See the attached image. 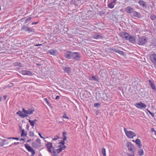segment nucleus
<instances>
[{
	"label": "nucleus",
	"instance_id": "38",
	"mask_svg": "<svg viewBox=\"0 0 156 156\" xmlns=\"http://www.w3.org/2000/svg\"><path fill=\"white\" fill-rule=\"evenodd\" d=\"M100 105H101V104L100 103H95L94 104V106L95 107H97L98 108V106H100Z\"/></svg>",
	"mask_w": 156,
	"mask_h": 156
},
{
	"label": "nucleus",
	"instance_id": "50",
	"mask_svg": "<svg viewBox=\"0 0 156 156\" xmlns=\"http://www.w3.org/2000/svg\"><path fill=\"white\" fill-rule=\"evenodd\" d=\"M117 0H113V1L112 2L115 4L117 2Z\"/></svg>",
	"mask_w": 156,
	"mask_h": 156
},
{
	"label": "nucleus",
	"instance_id": "63",
	"mask_svg": "<svg viewBox=\"0 0 156 156\" xmlns=\"http://www.w3.org/2000/svg\"><path fill=\"white\" fill-rule=\"evenodd\" d=\"M30 140H28L27 141V143H28V142H29Z\"/></svg>",
	"mask_w": 156,
	"mask_h": 156
},
{
	"label": "nucleus",
	"instance_id": "19",
	"mask_svg": "<svg viewBox=\"0 0 156 156\" xmlns=\"http://www.w3.org/2000/svg\"><path fill=\"white\" fill-rule=\"evenodd\" d=\"M63 70L65 72L67 73H69L71 72V69L69 67L65 66L63 68Z\"/></svg>",
	"mask_w": 156,
	"mask_h": 156
},
{
	"label": "nucleus",
	"instance_id": "40",
	"mask_svg": "<svg viewBox=\"0 0 156 156\" xmlns=\"http://www.w3.org/2000/svg\"><path fill=\"white\" fill-rule=\"evenodd\" d=\"M148 112L153 117H154V113L151 112L150 111L147 110Z\"/></svg>",
	"mask_w": 156,
	"mask_h": 156
},
{
	"label": "nucleus",
	"instance_id": "64",
	"mask_svg": "<svg viewBox=\"0 0 156 156\" xmlns=\"http://www.w3.org/2000/svg\"><path fill=\"white\" fill-rule=\"evenodd\" d=\"M62 122H60V121H59V122H58V123H61Z\"/></svg>",
	"mask_w": 156,
	"mask_h": 156
},
{
	"label": "nucleus",
	"instance_id": "42",
	"mask_svg": "<svg viewBox=\"0 0 156 156\" xmlns=\"http://www.w3.org/2000/svg\"><path fill=\"white\" fill-rule=\"evenodd\" d=\"M115 51L116 52L119 53L120 54H121L122 53H123L122 51L119 50H115Z\"/></svg>",
	"mask_w": 156,
	"mask_h": 156
},
{
	"label": "nucleus",
	"instance_id": "32",
	"mask_svg": "<svg viewBox=\"0 0 156 156\" xmlns=\"http://www.w3.org/2000/svg\"><path fill=\"white\" fill-rule=\"evenodd\" d=\"M156 16L154 14H152L150 16V19L152 20H154Z\"/></svg>",
	"mask_w": 156,
	"mask_h": 156
},
{
	"label": "nucleus",
	"instance_id": "54",
	"mask_svg": "<svg viewBox=\"0 0 156 156\" xmlns=\"http://www.w3.org/2000/svg\"><path fill=\"white\" fill-rule=\"evenodd\" d=\"M66 146L65 145H63V146L62 147H63V150L66 148Z\"/></svg>",
	"mask_w": 156,
	"mask_h": 156
},
{
	"label": "nucleus",
	"instance_id": "41",
	"mask_svg": "<svg viewBox=\"0 0 156 156\" xmlns=\"http://www.w3.org/2000/svg\"><path fill=\"white\" fill-rule=\"evenodd\" d=\"M59 138V137L57 136H55L54 138L52 139L53 140H56Z\"/></svg>",
	"mask_w": 156,
	"mask_h": 156
},
{
	"label": "nucleus",
	"instance_id": "44",
	"mask_svg": "<svg viewBox=\"0 0 156 156\" xmlns=\"http://www.w3.org/2000/svg\"><path fill=\"white\" fill-rule=\"evenodd\" d=\"M10 139H13L18 140L19 139V138L17 137H10Z\"/></svg>",
	"mask_w": 156,
	"mask_h": 156
},
{
	"label": "nucleus",
	"instance_id": "56",
	"mask_svg": "<svg viewBox=\"0 0 156 156\" xmlns=\"http://www.w3.org/2000/svg\"><path fill=\"white\" fill-rule=\"evenodd\" d=\"M21 140L24 141L25 140V138H22L21 139Z\"/></svg>",
	"mask_w": 156,
	"mask_h": 156
},
{
	"label": "nucleus",
	"instance_id": "9",
	"mask_svg": "<svg viewBox=\"0 0 156 156\" xmlns=\"http://www.w3.org/2000/svg\"><path fill=\"white\" fill-rule=\"evenodd\" d=\"M72 55L73 52L67 51L64 53V56L66 58L69 59H72Z\"/></svg>",
	"mask_w": 156,
	"mask_h": 156
},
{
	"label": "nucleus",
	"instance_id": "13",
	"mask_svg": "<svg viewBox=\"0 0 156 156\" xmlns=\"http://www.w3.org/2000/svg\"><path fill=\"white\" fill-rule=\"evenodd\" d=\"M138 3L140 5L142 6L144 8L146 9L147 8V5L146 4V2L142 0L139 1Z\"/></svg>",
	"mask_w": 156,
	"mask_h": 156
},
{
	"label": "nucleus",
	"instance_id": "34",
	"mask_svg": "<svg viewBox=\"0 0 156 156\" xmlns=\"http://www.w3.org/2000/svg\"><path fill=\"white\" fill-rule=\"evenodd\" d=\"M29 136H34V133L30 131L29 133Z\"/></svg>",
	"mask_w": 156,
	"mask_h": 156
},
{
	"label": "nucleus",
	"instance_id": "61",
	"mask_svg": "<svg viewBox=\"0 0 156 156\" xmlns=\"http://www.w3.org/2000/svg\"><path fill=\"white\" fill-rule=\"evenodd\" d=\"M41 65V64H37V66H40Z\"/></svg>",
	"mask_w": 156,
	"mask_h": 156
},
{
	"label": "nucleus",
	"instance_id": "6",
	"mask_svg": "<svg viewBox=\"0 0 156 156\" xmlns=\"http://www.w3.org/2000/svg\"><path fill=\"white\" fill-rule=\"evenodd\" d=\"M150 58L151 62L154 64L155 66H156V54H151Z\"/></svg>",
	"mask_w": 156,
	"mask_h": 156
},
{
	"label": "nucleus",
	"instance_id": "18",
	"mask_svg": "<svg viewBox=\"0 0 156 156\" xmlns=\"http://www.w3.org/2000/svg\"><path fill=\"white\" fill-rule=\"evenodd\" d=\"M128 40L130 42L132 43H134L135 42V37L133 36H132L129 35Z\"/></svg>",
	"mask_w": 156,
	"mask_h": 156
},
{
	"label": "nucleus",
	"instance_id": "43",
	"mask_svg": "<svg viewBox=\"0 0 156 156\" xmlns=\"http://www.w3.org/2000/svg\"><path fill=\"white\" fill-rule=\"evenodd\" d=\"M31 152V154L32 155H34L35 154V152L34 150L33 149Z\"/></svg>",
	"mask_w": 156,
	"mask_h": 156
},
{
	"label": "nucleus",
	"instance_id": "10",
	"mask_svg": "<svg viewBox=\"0 0 156 156\" xmlns=\"http://www.w3.org/2000/svg\"><path fill=\"white\" fill-rule=\"evenodd\" d=\"M135 105L137 108H145L146 107V105L141 102H140L136 104Z\"/></svg>",
	"mask_w": 156,
	"mask_h": 156
},
{
	"label": "nucleus",
	"instance_id": "49",
	"mask_svg": "<svg viewBox=\"0 0 156 156\" xmlns=\"http://www.w3.org/2000/svg\"><path fill=\"white\" fill-rule=\"evenodd\" d=\"M59 143L62 144V145H64V144H65V142L64 141H63L62 142H60Z\"/></svg>",
	"mask_w": 156,
	"mask_h": 156
},
{
	"label": "nucleus",
	"instance_id": "22",
	"mask_svg": "<svg viewBox=\"0 0 156 156\" xmlns=\"http://www.w3.org/2000/svg\"><path fill=\"white\" fill-rule=\"evenodd\" d=\"M133 16H134L137 17L138 18H140L141 17V14L140 13L136 12V11H134L133 12Z\"/></svg>",
	"mask_w": 156,
	"mask_h": 156
},
{
	"label": "nucleus",
	"instance_id": "17",
	"mask_svg": "<svg viewBox=\"0 0 156 156\" xmlns=\"http://www.w3.org/2000/svg\"><path fill=\"white\" fill-rule=\"evenodd\" d=\"M126 12L128 13H131L133 11V9L130 7L128 6L126 9Z\"/></svg>",
	"mask_w": 156,
	"mask_h": 156
},
{
	"label": "nucleus",
	"instance_id": "37",
	"mask_svg": "<svg viewBox=\"0 0 156 156\" xmlns=\"http://www.w3.org/2000/svg\"><path fill=\"white\" fill-rule=\"evenodd\" d=\"M92 79L93 80H95L97 81H98V79L97 77H96L95 76L92 77Z\"/></svg>",
	"mask_w": 156,
	"mask_h": 156
},
{
	"label": "nucleus",
	"instance_id": "1",
	"mask_svg": "<svg viewBox=\"0 0 156 156\" xmlns=\"http://www.w3.org/2000/svg\"><path fill=\"white\" fill-rule=\"evenodd\" d=\"M126 147L128 148V149L132 153L133 155L132 156H134V153L136 151V148L134 145L131 143L128 142L127 143Z\"/></svg>",
	"mask_w": 156,
	"mask_h": 156
},
{
	"label": "nucleus",
	"instance_id": "25",
	"mask_svg": "<svg viewBox=\"0 0 156 156\" xmlns=\"http://www.w3.org/2000/svg\"><path fill=\"white\" fill-rule=\"evenodd\" d=\"M5 139H0V146H3L5 144Z\"/></svg>",
	"mask_w": 156,
	"mask_h": 156
},
{
	"label": "nucleus",
	"instance_id": "52",
	"mask_svg": "<svg viewBox=\"0 0 156 156\" xmlns=\"http://www.w3.org/2000/svg\"><path fill=\"white\" fill-rule=\"evenodd\" d=\"M155 130L154 129H153V128H151V131L152 132H154V131L155 132Z\"/></svg>",
	"mask_w": 156,
	"mask_h": 156
},
{
	"label": "nucleus",
	"instance_id": "47",
	"mask_svg": "<svg viewBox=\"0 0 156 156\" xmlns=\"http://www.w3.org/2000/svg\"><path fill=\"white\" fill-rule=\"evenodd\" d=\"M60 99V97L59 96H57L55 98V99L58 100Z\"/></svg>",
	"mask_w": 156,
	"mask_h": 156
},
{
	"label": "nucleus",
	"instance_id": "4",
	"mask_svg": "<svg viewBox=\"0 0 156 156\" xmlns=\"http://www.w3.org/2000/svg\"><path fill=\"white\" fill-rule=\"evenodd\" d=\"M81 57V55L80 53L77 52H73L72 59L76 61H79L80 60Z\"/></svg>",
	"mask_w": 156,
	"mask_h": 156
},
{
	"label": "nucleus",
	"instance_id": "33",
	"mask_svg": "<svg viewBox=\"0 0 156 156\" xmlns=\"http://www.w3.org/2000/svg\"><path fill=\"white\" fill-rule=\"evenodd\" d=\"M27 135V133H24V129L22 130V132L21 134V136H26Z\"/></svg>",
	"mask_w": 156,
	"mask_h": 156
},
{
	"label": "nucleus",
	"instance_id": "45",
	"mask_svg": "<svg viewBox=\"0 0 156 156\" xmlns=\"http://www.w3.org/2000/svg\"><path fill=\"white\" fill-rule=\"evenodd\" d=\"M62 117L63 118H66L68 119H69V118L67 115L63 116Z\"/></svg>",
	"mask_w": 156,
	"mask_h": 156
},
{
	"label": "nucleus",
	"instance_id": "20",
	"mask_svg": "<svg viewBox=\"0 0 156 156\" xmlns=\"http://www.w3.org/2000/svg\"><path fill=\"white\" fill-rule=\"evenodd\" d=\"M135 143L137 144L138 147L141 148L142 145L140 140L139 139H136L135 140Z\"/></svg>",
	"mask_w": 156,
	"mask_h": 156
},
{
	"label": "nucleus",
	"instance_id": "14",
	"mask_svg": "<svg viewBox=\"0 0 156 156\" xmlns=\"http://www.w3.org/2000/svg\"><path fill=\"white\" fill-rule=\"evenodd\" d=\"M48 53L51 55L57 56L58 55V52L56 50L51 49L49 50Z\"/></svg>",
	"mask_w": 156,
	"mask_h": 156
},
{
	"label": "nucleus",
	"instance_id": "46",
	"mask_svg": "<svg viewBox=\"0 0 156 156\" xmlns=\"http://www.w3.org/2000/svg\"><path fill=\"white\" fill-rule=\"evenodd\" d=\"M63 141L66 140V139H67V137H66V136H63Z\"/></svg>",
	"mask_w": 156,
	"mask_h": 156
},
{
	"label": "nucleus",
	"instance_id": "29",
	"mask_svg": "<svg viewBox=\"0 0 156 156\" xmlns=\"http://www.w3.org/2000/svg\"><path fill=\"white\" fill-rule=\"evenodd\" d=\"M101 152L104 156H106L105 149L103 148L101 150Z\"/></svg>",
	"mask_w": 156,
	"mask_h": 156
},
{
	"label": "nucleus",
	"instance_id": "15",
	"mask_svg": "<svg viewBox=\"0 0 156 156\" xmlns=\"http://www.w3.org/2000/svg\"><path fill=\"white\" fill-rule=\"evenodd\" d=\"M148 82L150 86L156 92V87H155L154 82L150 80H148Z\"/></svg>",
	"mask_w": 156,
	"mask_h": 156
},
{
	"label": "nucleus",
	"instance_id": "28",
	"mask_svg": "<svg viewBox=\"0 0 156 156\" xmlns=\"http://www.w3.org/2000/svg\"><path fill=\"white\" fill-rule=\"evenodd\" d=\"M27 28L28 27H26V26H24L21 28V30H24L25 31H27Z\"/></svg>",
	"mask_w": 156,
	"mask_h": 156
},
{
	"label": "nucleus",
	"instance_id": "12",
	"mask_svg": "<svg viewBox=\"0 0 156 156\" xmlns=\"http://www.w3.org/2000/svg\"><path fill=\"white\" fill-rule=\"evenodd\" d=\"M20 73L24 75H28L30 76L32 74V72L30 71L29 70H22L21 71Z\"/></svg>",
	"mask_w": 156,
	"mask_h": 156
},
{
	"label": "nucleus",
	"instance_id": "35",
	"mask_svg": "<svg viewBox=\"0 0 156 156\" xmlns=\"http://www.w3.org/2000/svg\"><path fill=\"white\" fill-rule=\"evenodd\" d=\"M27 31H28L29 32H33L34 31L33 30V29L28 27L27 28Z\"/></svg>",
	"mask_w": 156,
	"mask_h": 156
},
{
	"label": "nucleus",
	"instance_id": "57",
	"mask_svg": "<svg viewBox=\"0 0 156 156\" xmlns=\"http://www.w3.org/2000/svg\"><path fill=\"white\" fill-rule=\"evenodd\" d=\"M13 86V84L12 83H10V87H11L12 86Z\"/></svg>",
	"mask_w": 156,
	"mask_h": 156
},
{
	"label": "nucleus",
	"instance_id": "23",
	"mask_svg": "<svg viewBox=\"0 0 156 156\" xmlns=\"http://www.w3.org/2000/svg\"><path fill=\"white\" fill-rule=\"evenodd\" d=\"M25 146L26 148L29 152L33 150L32 148L29 146V144H25Z\"/></svg>",
	"mask_w": 156,
	"mask_h": 156
},
{
	"label": "nucleus",
	"instance_id": "21",
	"mask_svg": "<svg viewBox=\"0 0 156 156\" xmlns=\"http://www.w3.org/2000/svg\"><path fill=\"white\" fill-rule=\"evenodd\" d=\"M102 37V34H96L94 36V38L95 39H98Z\"/></svg>",
	"mask_w": 156,
	"mask_h": 156
},
{
	"label": "nucleus",
	"instance_id": "55",
	"mask_svg": "<svg viewBox=\"0 0 156 156\" xmlns=\"http://www.w3.org/2000/svg\"><path fill=\"white\" fill-rule=\"evenodd\" d=\"M41 45L42 44H37L36 45H35V46H40V45Z\"/></svg>",
	"mask_w": 156,
	"mask_h": 156
},
{
	"label": "nucleus",
	"instance_id": "8",
	"mask_svg": "<svg viewBox=\"0 0 156 156\" xmlns=\"http://www.w3.org/2000/svg\"><path fill=\"white\" fill-rule=\"evenodd\" d=\"M129 34L125 32H122L120 34V36L123 39L126 40H128V38L129 37Z\"/></svg>",
	"mask_w": 156,
	"mask_h": 156
},
{
	"label": "nucleus",
	"instance_id": "60",
	"mask_svg": "<svg viewBox=\"0 0 156 156\" xmlns=\"http://www.w3.org/2000/svg\"><path fill=\"white\" fill-rule=\"evenodd\" d=\"M6 97H6V96H4V98L5 99H6Z\"/></svg>",
	"mask_w": 156,
	"mask_h": 156
},
{
	"label": "nucleus",
	"instance_id": "11",
	"mask_svg": "<svg viewBox=\"0 0 156 156\" xmlns=\"http://www.w3.org/2000/svg\"><path fill=\"white\" fill-rule=\"evenodd\" d=\"M22 111L26 114L30 115L32 114L34 111L33 109H28L27 110H26L24 108H23L22 109Z\"/></svg>",
	"mask_w": 156,
	"mask_h": 156
},
{
	"label": "nucleus",
	"instance_id": "30",
	"mask_svg": "<svg viewBox=\"0 0 156 156\" xmlns=\"http://www.w3.org/2000/svg\"><path fill=\"white\" fill-rule=\"evenodd\" d=\"M14 66H19V67H22V65L21 63H20L16 62H15L14 63Z\"/></svg>",
	"mask_w": 156,
	"mask_h": 156
},
{
	"label": "nucleus",
	"instance_id": "58",
	"mask_svg": "<svg viewBox=\"0 0 156 156\" xmlns=\"http://www.w3.org/2000/svg\"><path fill=\"white\" fill-rule=\"evenodd\" d=\"M37 22H36V23H33L32 24H37Z\"/></svg>",
	"mask_w": 156,
	"mask_h": 156
},
{
	"label": "nucleus",
	"instance_id": "62",
	"mask_svg": "<svg viewBox=\"0 0 156 156\" xmlns=\"http://www.w3.org/2000/svg\"><path fill=\"white\" fill-rule=\"evenodd\" d=\"M2 98L1 97H0V101H1L2 100Z\"/></svg>",
	"mask_w": 156,
	"mask_h": 156
},
{
	"label": "nucleus",
	"instance_id": "2",
	"mask_svg": "<svg viewBox=\"0 0 156 156\" xmlns=\"http://www.w3.org/2000/svg\"><path fill=\"white\" fill-rule=\"evenodd\" d=\"M124 129L128 137L130 138H133L134 136H136V134L134 132L130 131H128L126 128H124Z\"/></svg>",
	"mask_w": 156,
	"mask_h": 156
},
{
	"label": "nucleus",
	"instance_id": "59",
	"mask_svg": "<svg viewBox=\"0 0 156 156\" xmlns=\"http://www.w3.org/2000/svg\"><path fill=\"white\" fill-rule=\"evenodd\" d=\"M37 121V120L36 119H35L33 121L35 123Z\"/></svg>",
	"mask_w": 156,
	"mask_h": 156
},
{
	"label": "nucleus",
	"instance_id": "7",
	"mask_svg": "<svg viewBox=\"0 0 156 156\" xmlns=\"http://www.w3.org/2000/svg\"><path fill=\"white\" fill-rule=\"evenodd\" d=\"M41 140L40 139H37L32 144V146L34 147L37 148L41 145Z\"/></svg>",
	"mask_w": 156,
	"mask_h": 156
},
{
	"label": "nucleus",
	"instance_id": "3",
	"mask_svg": "<svg viewBox=\"0 0 156 156\" xmlns=\"http://www.w3.org/2000/svg\"><path fill=\"white\" fill-rule=\"evenodd\" d=\"M147 39L145 37L139 38L137 40V44L139 45H143L145 44L147 41Z\"/></svg>",
	"mask_w": 156,
	"mask_h": 156
},
{
	"label": "nucleus",
	"instance_id": "26",
	"mask_svg": "<svg viewBox=\"0 0 156 156\" xmlns=\"http://www.w3.org/2000/svg\"><path fill=\"white\" fill-rule=\"evenodd\" d=\"M138 153L139 155L140 156L143 155L144 154V151L142 149H140L138 151Z\"/></svg>",
	"mask_w": 156,
	"mask_h": 156
},
{
	"label": "nucleus",
	"instance_id": "53",
	"mask_svg": "<svg viewBox=\"0 0 156 156\" xmlns=\"http://www.w3.org/2000/svg\"><path fill=\"white\" fill-rule=\"evenodd\" d=\"M19 143H20L19 142H15L14 143V144H16V145H18L19 144Z\"/></svg>",
	"mask_w": 156,
	"mask_h": 156
},
{
	"label": "nucleus",
	"instance_id": "36",
	"mask_svg": "<svg viewBox=\"0 0 156 156\" xmlns=\"http://www.w3.org/2000/svg\"><path fill=\"white\" fill-rule=\"evenodd\" d=\"M44 101H45L46 102V103H47V105H48L49 106H50V103L48 101V100H47V99L46 98H44Z\"/></svg>",
	"mask_w": 156,
	"mask_h": 156
},
{
	"label": "nucleus",
	"instance_id": "31",
	"mask_svg": "<svg viewBox=\"0 0 156 156\" xmlns=\"http://www.w3.org/2000/svg\"><path fill=\"white\" fill-rule=\"evenodd\" d=\"M29 122L30 123L31 125L33 126H34V124H35V122L33 120H29Z\"/></svg>",
	"mask_w": 156,
	"mask_h": 156
},
{
	"label": "nucleus",
	"instance_id": "27",
	"mask_svg": "<svg viewBox=\"0 0 156 156\" xmlns=\"http://www.w3.org/2000/svg\"><path fill=\"white\" fill-rule=\"evenodd\" d=\"M63 150V147H61L59 149L56 150H55V151L56 153H60L62 150Z\"/></svg>",
	"mask_w": 156,
	"mask_h": 156
},
{
	"label": "nucleus",
	"instance_id": "24",
	"mask_svg": "<svg viewBox=\"0 0 156 156\" xmlns=\"http://www.w3.org/2000/svg\"><path fill=\"white\" fill-rule=\"evenodd\" d=\"M115 5V3L112 2L108 4V6L109 8L112 9L114 7Z\"/></svg>",
	"mask_w": 156,
	"mask_h": 156
},
{
	"label": "nucleus",
	"instance_id": "39",
	"mask_svg": "<svg viewBox=\"0 0 156 156\" xmlns=\"http://www.w3.org/2000/svg\"><path fill=\"white\" fill-rule=\"evenodd\" d=\"M31 19V17H28V18L26 19L25 21V23H28Z\"/></svg>",
	"mask_w": 156,
	"mask_h": 156
},
{
	"label": "nucleus",
	"instance_id": "51",
	"mask_svg": "<svg viewBox=\"0 0 156 156\" xmlns=\"http://www.w3.org/2000/svg\"><path fill=\"white\" fill-rule=\"evenodd\" d=\"M63 136H65V135H66V132H63Z\"/></svg>",
	"mask_w": 156,
	"mask_h": 156
},
{
	"label": "nucleus",
	"instance_id": "48",
	"mask_svg": "<svg viewBox=\"0 0 156 156\" xmlns=\"http://www.w3.org/2000/svg\"><path fill=\"white\" fill-rule=\"evenodd\" d=\"M38 135H39V136H40V137H41V138H42V139H44V137H43L41 135V134L40 133H38Z\"/></svg>",
	"mask_w": 156,
	"mask_h": 156
},
{
	"label": "nucleus",
	"instance_id": "5",
	"mask_svg": "<svg viewBox=\"0 0 156 156\" xmlns=\"http://www.w3.org/2000/svg\"><path fill=\"white\" fill-rule=\"evenodd\" d=\"M52 144L51 142H48L46 144V146L48 148V151L50 153H52V151H53V153L54 154L56 153L55 151L54 147L52 146Z\"/></svg>",
	"mask_w": 156,
	"mask_h": 156
},
{
	"label": "nucleus",
	"instance_id": "16",
	"mask_svg": "<svg viewBox=\"0 0 156 156\" xmlns=\"http://www.w3.org/2000/svg\"><path fill=\"white\" fill-rule=\"evenodd\" d=\"M16 114L19 115L20 117L22 118H24L28 116L27 115L23 114L22 112L20 111H18L16 113Z\"/></svg>",
	"mask_w": 156,
	"mask_h": 156
}]
</instances>
